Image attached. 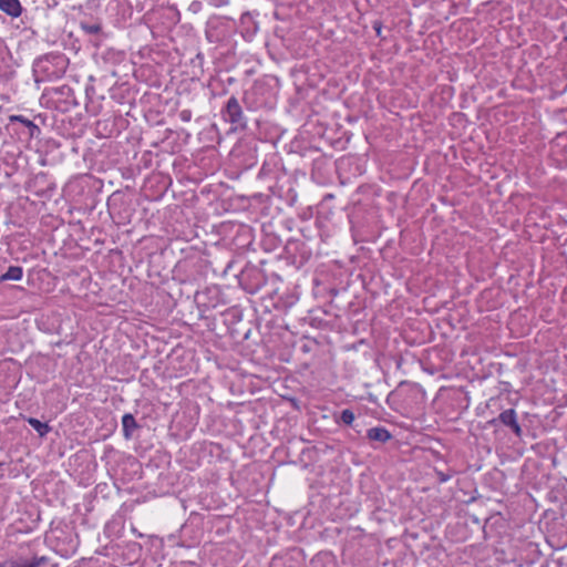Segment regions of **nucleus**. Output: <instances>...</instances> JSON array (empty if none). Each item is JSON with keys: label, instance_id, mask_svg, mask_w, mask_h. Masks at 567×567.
Masks as SVG:
<instances>
[{"label": "nucleus", "instance_id": "obj_9", "mask_svg": "<svg viewBox=\"0 0 567 567\" xmlns=\"http://www.w3.org/2000/svg\"><path fill=\"white\" fill-rule=\"evenodd\" d=\"M23 276V269L20 266H10L4 274L0 276V281L20 280Z\"/></svg>", "mask_w": 567, "mask_h": 567}, {"label": "nucleus", "instance_id": "obj_7", "mask_svg": "<svg viewBox=\"0 0 567 567\" xmlns=\"http://www.w3.org/2000/svg\"><path fill=\"white\" fill-rule=\"evenodd\" d=\"M140 425L131 413H126L122 416L123 435L126 440H131L133 432Z\"/></svg>", "mask_w": 567, "mask_h": 567}, {"label": "nucleus", "instance_id": "obj_11", "mask_svg": "<svg viewBox=\"0 0 567 567\" xmlns=\"http://www.w3.org/2000/svg\"><path fill=\"white\" fill-rule=\"evenodd\" d=\"M442 466L444 467V470L442 471H437V472H434L435 476H436V480L439 483H445L447 482L449 480H451L454 474H455V471L452 470L446 462H442Z\"/></svg>", "mask_w": 567, "mask_h": 567}, {"label": "nucleus", "instance_id": "obj_1", "mask_svg": "<svg viewBox=\"0 0 567 567\" xmlns=\"http://www.w3.org/2000/svg\"><path fill=\"white\" fill-rule=\"evenodd\" d=\"M487 425L494 427L495 430L503 425L509 429L515 434V436H523V430L518 422L517 413L514 409L504 410L498 414V416L489 420Z\"/></svg>", "mask_w": 567, "mask_h": 567}, {"label": "nucleus", "instance_id": "obj_2", "mask_svg": "<svg viewBox=\"0 0 567 567\" xmlns=\"http://www.w3.org/2000/svg\"><path fill=\"white\" fill-rule=\"evenodd\" d=\"M224 118L234 125V128H244L246 125L245 116L238 100L230 96L223 110Z\"/></svg>", "mask_w": 567, "mask_h": 567}, {"label": "nucleus", "instance_id": "obj_5", "mask_svg": "<svg viewBox=\"0 0 567 567\" xmlns=\"http://www.w3.org/2000/svg\"><path fill=\"white\" fill-rule=\"evenodd\" d=\"M0 10L12 18L21 16L22 7L19 0H0Z\"/></svg>", "mask_w": 567, "mask_h": 567}, {"label": "nucleus", "instance_id": "obj_18", "mask_svg": "<svg viewBox=\"0 0 567 567\" xmlns=\"http://www.w3.org/2000/svg\"><path fill=\"white\" fill-rule=\"evenodd\" d=\"M374 29H375L377 33L380 34V27L377 23L374 24Z\"/></svg>", "mask_w": 567, "mask_h": 567}, {"label": "nucleus", "instance_id": "obj_6", "mask_svg": "<svg viewBox=\"0 0 567 567\" xmlns=\"http://www.w3.org/2000/svg\"><path fill=\"white\" fill-rule=\"evenodd\" d=\"M367 437L370 441H377L380 443H385L392 439L391 433L383 426L371 427L367 431Z\"/></svg>", "mask_w": 567, "mask_h": 567}, {"label": "nucleus", "instance_id": "obj_3", "mask_svg": "<svg viewBox=\"0 0 567 567\" xmlns=\"http://www.w3.org/2000/svg\"><path fill=\"white\" fill-rule=\"evenodd\" d=\"M45 556H32L30 558L23 556H11L0 561V567H41L48 564Z\"/></svg>", "mask_w": 567, "mask_h": 567}, {"label": "nucleus", "instance_id": "obj_20", "mask_svg": "<svg viewBox=\"0 0 567 567\" xmlns=\"http://www.w3.org/2000/svg\"><path fill=\"white\" fill-rule=\"evenodd\" d=\"M445 391V386H440L439 392Z\"/></svg>", "mask_w": 567, "mask_h": 567}, {"label": "nucleus", "instance_id": "obj_21", "mask_svg": "<svg viewBox=\"0 0 567 567\" xmlns=\"http://www.w3.org/2000/svg\"><path fill=\"white\" fill-rule=\"evenodd\" d=\"M2 465V463H0V466Z\"/></svg>", "mask_w": 567, "mask_h": 567}, {"label": "nucleus", "instance_id": "obj_4", "mask_svg": "<svg viewBox=\"0 0 567 567\" xmlns=\"http://www.w3.org/2000/svg\"><path fill=\"white\" fill-rule=\"evenodd\" d=\"M12 124L19 123L21 126L19 127V132L22 137L28 140L39 138L41 130L38 125H35L30 120L23 117L22 115H13L10 117Z\"/></svg>", "mask_w": 567, "mask_h": 567}, {"label": "nucleus", "instance_id": "obj_15", "mask_svg": "<svg viewBox=\"0 0 567 567\" xmlns=\"http://www.w3.org/2000/svg\"><path fill=\"white\" fill-rule=\"evenodd\" d=\"M442 462H445V461L442 460V461H439V462H434L433 472H437V471L444 470V467L442 466Z\"/></svg>", "mask_w": 567, "mask_h": 567}, {"label": "nucleus", "instance_id": "obj_10", "mask_svg": "<svg viewBox=\"0 0 567 567\" xmlns=\"http://www.w3.org/2000/svg\"><path fill=\"white\" fill-rule=\"evenodd\" d=\"M27 422L38 432L39 436H45L50 431L51 426L48 423H43L35 417H28Z\"/></svg>", "mask_w": 567, "mask_h": 567}, {"label": "nucleus", "instance_id": "obj_13", "mask_svg": "<svg viewBox=\"0 0 567 567\" xmlns=\"http://www.w3.org/2000/svg\"><path fill=\"white\" fill-rule=\"evenodd\" d=\"M81 27L89 34H96L101 31V25L97 23H94V24L82 23Z\"/></svg>", "mask_w": 567, "mask_h": 567}, {"label": "nucleus", "instance_id": "obj_8", "mask_svg": "<svg viewBox=\"0 0 567 567\" xmlns=\"http://www.w3.org/2000/svg\"><path fill=\"white\" fill-rule=\"evenodd\" d=\"M433 443L439 444V441L427 435V463L431 461L439 462L443 460L441 452L433 445Z\"/></svg>", "mask_w": 567, "mask_h": 567}, {"label": "nucleus", "instance_id": "obj_14", "mask_svg": "<svg viewBox=\"0 0 567 567\" xmlns=\"http://www.w3.org/2000/svg\"><path fill=\"white\" fill-rule=\"evenodd\" d=\"M179 117L184 121V122H188L190 121L192 118V112L189 110H183L181 113H179Z\"/></svg>", "mask_w": 567, "mask_h": 567}, {"label": "nucleus", "instance_id": "obj_16", "mask_svg": "<svg viewBox=\"0 0 567 567\" xmlns=\"http://www.w3.org/2000/svg\"><path fill=\"white\" fill-rule=\"evenodd\" d=\"M426 372H427V374H431V375H433L435 373V371L429 364H427Z\"/></svg>", "mask_w": 567, "mask_h": 567}, {"label": "nucleus", "instance_id": "obj_17", "mask_svg": "<svg viewBox=\"0 0 567 567\" xmlns=\"http://www.w3.org/2000/svg\"><path fill=\"white\" fill-rule=\"evenodd\" d=\"M453 120L461 121V115H460V114H455V115L453 116Z\"/></svg>", "mask_w": 567, "mask_h": 567}, {"label": "nucleus", "instance_id": "obj_12", "mask_svg": "<svg viewBox=\"0 0 567 567\" xmlns=\"http://www.w3.org/2000/svg\"><path fill=\"white\" fill-rule=\"evenodd\" d=\"M339 421L346 425H351L354 421V413L350 409H344L340 413Z\"/></svg>", "mask_w": 567, "mask_h": 567}, {"label": "nucleus", "instance_id": "obj_19", "mask_svg": "<svg viewBox=\"0 0 567 567\" xmlns=\"http://www.w3.org/2000/svg\"><path fill=\"white\" fill-rule=\"evenodd\" d=\"M115 202V195L112 196L110 207H112L113 203Z\"/></svg>", "mask_w": 567, "mask_h": 567}]
</instances>
